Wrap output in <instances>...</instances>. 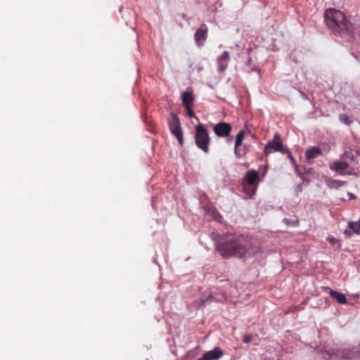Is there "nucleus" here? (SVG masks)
<instances>
[{"mask_svg":"<svg viewBox=\"0 0 360 360\" xmlns=\"http://www.w3.org/2000/svg\"><path fill=\"white\" fill-rule=\"evenodd\" d=\"M192 106H187V107H184L186 112H187V115L190 117H195V112H193V110H192L191 108Z\"/></svg>","mask_w":360,"mask_h":360,"instance_id":"5701e85b","label":"nucleus"},{"mask_svg":"<svg viewBox=\"0 0 360 360\" xmlns=\"http://www.w3.org/2000/svg\"><path fill=\"white\" fill-rule=\"evenodd\" d=\"M326 184L327 186L331 189H338L342 186L347 185V181L330 178L326 180Z\"/></svg>","mask_w":360,"mask_h":360,"instance_id":"2eb2a0df","label":"nucleus"},{"mask_svg":"<svg viewBox=\"0 0 360 360\" xmlns=\"http://www.w3.org/2000/svg\"><path fill=\"white\" fill-rule=\"evenodd\" d=\"M224 355L223 350L216 347L213 349L205 352L202 356L198 360H218L221 358Z\"/></svg>","mask_w":360,"mask_h":360,"instance_id":"9d476101","label":"nucleus"},{"mask_svg":"<svg viewBox=\"0 0 360 360\" xmlns=\"http://www.w3.org/2000/svg\"><path fill=\"white\" fill-rule=\"evenodd\" d=\"M216 246L217 250L224 258H243L250 254V243L243 237L229 236L219 240Z\"/></svg>","mask_w":360,"mask_h":360,"instance_id":"f257e3e1","label":"nucleus"},{"mask_svg":"<svg viewBox=\"0 0 360 360\" xmlns=\"http://www.w3.org/2000/svg\"><path fill=\"white\" fill-rule=\"evenodd\" d=\"M283 154H287L288 158L290 160L291 164L293 166L297 164L295 159L293 158V156L292 155V153H290V151L289 150V149L288 148H287V152H284Z\"/></svg>","mask_w":360,"mask_h":360,"instance_id":"412c9836","label":"nucleus"},{"mask_svg":"<svg viewBox=\"0 0 360 360\" xmlns=\"http://www.w3.org/2000/svg\"><path fill=\"white\" fill-rule=\"evenodd\" d=\"M195 143L205 153L210 151V138L208 131L202 124L195 126Z\"/></svg>","mask_w":360,"mask_h":360,"instance_id":"20e7f679","label":"nucleus"},{"mask_svg":"<svg viewBox=\"0 0 360 360\" xmlns=\"http://www.w3.org/2000/svg\"><path fill=\"white\" fill-rule=\"evenodd\" d=\"M343 158H349V159L353 160L354 156V155L352 154V152H350V151H345L344 155H343Z\"/></svg>","mask_w":360,"mask_h":360,"instance_id":"b1692460","label":"nucleus"},{"mask_svg":"<svg viewBox=\"0 0 360 360\" xmlns=\"http://www.w3.org/2000/svg\"><path fill=\"white\" fill-rule=\"evenodd\" d=\"M340 120L347 125H349L352 123V120L345 114H340L339 115Z\"/></svg>","mask_w":360,"mask_h":360,"instance_id":"6ab92c4d","label":"nucleus"},{"mask_svg":"<svg viewBox=\"0 0 360 360\" xmlns=\"http://www.w3.org/2000/svg\"><path fill=\"white\" fill-rule=\"evenodd\" d=\"M182 104L184 107L193 106L194 102V96L192 91H186L181 93Z\"/></svg>","mask_w":360,"mask_h":360,"instance_id":"ddd939ff","label":"nucleus"},{"mask_svg":"<svg viewBox=\"0 0 360 360\" xmlns=\"http://www.w3.org/2000/svg\"><path fill=\"white\" fill-rule=\"evenodd\" d=\"M213 131L219 137H227L232 131V127L227 122H220L214 126Z\"/></svg>","mask_w":360,"mask_h":360,"instance_id":"6e6552de","label":"nucleus"},{"mask_svg":"<svg viewBox=\"0 0 360 360\" xmlns=\"http://www.w3.org/2000/svg\"><path fill=\"white\" fill-rule=\"evenodd\" d=\"M324 20L326 26L334 33L351 35L354 28L345 14L340 10L328 8L324 13Z\"/></svg>","mask_w":360,"mask_h":360,"instance_id":"f03ea898","label":"nucleus"},{"mask_svg":"<svg viewBox=\"0 0 360 360\" xmlns=\"http://www.w3.org/2000/svg\"><path fill=\"white\" fill-rule=\"evenodd\" d=\"M275 152H280L281 153L287 152V148L284 146L281 136L278 133L274 134L273 139L267 143L264 149L265 156H268Z\"/></svg>","mask_w":360,"mask_h":360,"instance_id":"423d86ee","label":"nucleus"},{"mask_svg":"<svg viewBox=\"0 0 360 360\" xmlns=\"http://www.w3.org/2000/svg\"><path fill=\"white\" fill-rule=\"evenodd\" d=\"M322 155V151L318 147L313 146L305 152V156L308 162Z\"/></svg>","mask_w":360,"mask_h":360,"instance_id":"4468645a","label":"nucleus"},{"mask_svg":"<svg viewBox=\"0 0 360 360\" xmlns=\"http://www.w3.org/2000/svg\"><path fill=\"white\" fill-rule=\"evenodd\" d=\"M207 37V27L202 24L199 29L196 30L194 34V39L198 46H202Z\"/></svg>","mask_w":360,"mask_h":360,"instance_id":"1a4fd4ad","label":"nucleus"},{"mask_svg":"<svg viewBox=\"0 0 360 360\" xmlns=\"http://www.w3.org/2000/svg\"><path fill=\"white\" fill-rule=\"evenodd\" d=\"M326 290L328 291V293L330 294L331 297L336 300V301L338 303H340L341 304H347V300L345 294L338 292L336 290H332L331 288H330L328 287L326 288Z\"/></svg>","mask_w":360,"mask_h":360,"instance_id":"f8f14e48","label":"nucleus"},{"mask_svg":"<svg viewBox=\"0 0 360 360\" xmlns=\"http://www.w3.org/2000/svg\"><path fill=\"white\" fill-rule=\"evenodd\" d=\"M345 233L346 234H348L349 236H350V234H351L350 231H348V230H346Z\"/></svg>","mask_w":360,"mask_h":360,"instance_id":"cd10ccee","label":"nucleus"},{"mask_svg":"<svg viewBox=\"0 0 360 360\" xmlns=\"http://www.w3.org/2000/svg\"><path fill=\"white\" fill-rule=\"evenodd\" d=\"M348 167L349 164L343 161H335L330 166V169L335 172H342Z\"/></svg>","mask_w":360,"mask_h":360,"instance_id":"dca6fc26","label":"nucleus"},{"mask_svg":"<svg viewBox=\"0 0 360 360\" xmlns=\"http://www.w3.org/2000/svg\"><path fill=\"white\" fill-rule=\"evenodd\" d=\"M283 221L286 224V225H292V226H297L298 224V221H291L290 219H288V218H284L283 219Z\"/></svg>","mask_w":360,"mask_h":360,"instance_id":"4be33fe9","label":"nucleus"},{"mask_svg":"<svg viewBox=\"0 0 360 360\" xmlns=\"http://www.w3.org/2000/svg\"><path fill=\"white\" fill-rule=\"evenodd\" d=\"M245 138V131L243 130L240 131L236 136V142L234 146V153L236 157L240 158L245 156L247 153V149L245 146L241 148L243 141Z\"/></svg>","mask_w":360,"mask_h":360,"instance_id":"0eeeda50","label":"nucleus"},{"mask_svg":"<svg viewBox=\"0 0 360 360\" xmlns=\"http://www.w3.org/2000/svg\"><path fill=\"white\" fill-rule=\"evenodd\" d=\"M295 169V172L296 173L299 175V176H302L304 174V171H305V168L304 167H302V166H300L298 165H295L293 166Z\"/></svg>","mask_w":360,"mask_h":360,"instance_id":"aec40b11","label":"nucleus"},{"mask_svg":"<svg viewBox=\"0 0 360 360\" xmlns=\"http://www.w3.org/2000/svg\"><path fill=\"white\" fill-rule=\"evenodd\" d=\"M252 335L250 334H246L244 335L243 342L245 343H249L252 340Z\"/></svg>","mask_w":360,"mask_h":360,"instance_id":"393cba45","label":"nucleus"},{"mask_svg":"<svg viewBox=\"0 0 360 360\" xmlns=\"http://www.w3.org/2000/svg\"><path fill=\"white\" fill-rule=\"evenodd\" d=\"M348 227L353 233L360 234V219L357 222L349 221L348 223Z\"/></svg>","mask_w":360,"mask_h":360,"instance_id":"a211bd4d","label":"nucleus"},{"mask_svg":"<svg viewBox=\"0 0 360 360\" xmlns=\"http://www.w3.org/2000/svg\"><path fill=\"white\" fill-rule=\"evenodd\" d=\"M259 183V172L255 169L248 170L243 181V191L252 198L255 195Z\"/></svg>","mask_w":360,"mask_h":360,"instance_id":"7ed1b4c3","label":"nucleus"},{"mask_svg":"<svg viewBox=\"0 0 360 360\" xmlns=\"http://www.w3.org/2000/svg\"><path fill=\"white\" fill-rule=\"evenodd\" d=\"M213 299V297L212 295L209 296L206 300H202V304H204L206 302L209 300H212Z\"/></svg>","mask_w":360,"mask_h":360,"instance_id":"a878e982","label":"nucleus"},{"mask_svg":"<svg viewBox=\"0 0 360 360\" xmlns=\"http://www.w3.org/2000/svg\"><path fill=\"white\" fill-rule=\"evenodd\" d=\"M353 349L354 351L352 352V353L350 352V351L349 349L343 350L342 353V357L343 359H352L353 357V353H354V352H356L360 355V345H358L357 347L353 348Z\"/></svg>","mask_w":360,"mask_h":360,"instance_id":"f3484780","label":"nucleus"},{"mask_svg":"<svg viewBox=\"0 0 360 360\" xmlns=\"http://www.w3.org/2000/svg\"><path fill=\"white\" fill-rule=\"evenodd\" d=\"M251 62H252V58H248V65H250V63H251Z\"/></svg>","mask_w":360,"mask_h":360,"instance_id":"bb28decb","label":"nucleus"},{"mask_svg":"<svg viewBox=\"0 0 360 360\" xmlns=\"http://www.w3.org/2000/svg\"><path fill=\"white\" fill-rule=\"evenodd\" d=\"M230 57L227 51H224L221 55L217 58V63L219 65V71L224 72L228 67Z\"/></svg>","mask_w":360,"mask_h":360,"instance_id":"9b49d317","label":"nucleus"},{"mask_svg":"<svg viewBox=\"0 0 360 360\" xmlns=\"http://www.w3.org/2000/svg\"><path fill=\"white\" fill-rule=\"evenodd\" d=\"M347 173H342L341 172V174H346ZM348 174H351V172L347 173Z\"/></svg>","mask_w":360,"mask_h":360,"instance_id":"c85d7f7f","label":"nucleus"},{"mask_svg":"<svg viewBox=\"0 0 360 360\" xmlns=\"http://www.w3.org/2000/svg\"><path fill=\"white\" fill-rule=\"evenodd\" d=\"M167 122L171 133L176 138L179 145L182 146L184 144V137L179 117L174 112H171L167 119Z\"/></svg>","mask_w":360,"mask_h":360,"instance_id":"39448f33","label":"nucleus"}]
</instances>
